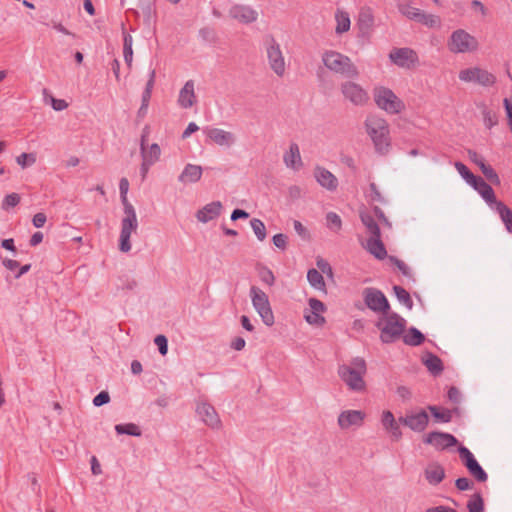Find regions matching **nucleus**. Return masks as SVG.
Wrapping results in <instances>:
<instances>
[{
    "mask_svg": "<svg viewBox=\"0 0 512 512\" xmlns=\"http://www.w3.org/2000/svg\"><path fill=\"white\" fill-rule=\"evenodd\" d=\"M364 124L376 152L382 155L386 154L390 148L389 125L387 121L376 115H371L366 118Z\"/></svg>",
    "mask_w": 512,
    "mask_h": 512,
    "instance_id": "nucleus-1",
    "label": "nucleus"
},
{
    "mask_svg": "<svg viewBox=\"0 0 512 512\" xmlns=\"http://www.w3.org/2000/svg\"><path fill=\"white\" fill-rule=\"evenodd\" d=\"M375 326L380 330V339L383 343H393L399 339L405 331L406 320L396 312H388L380 316Z\"/></svg>",
    "mask_w": 512,
    "mask_h": 512,
    "instance_id": "nucleus-2",
    "label": "nucleus"
},
{
    "mask_svg": "<svg viewBox=\"0 0 512 512\" xmlns=\"http://www.w3.org/2000/svg\"><path fill=\"white\" fill-rule=\"evenodd\" d=\"M323 64L330 71L345 78L355 79L359 76L358 68L351 59L337 51H325L322 55Z\"/></svg>",
    "mask_w": 512,
    "mask_h": 512,
    "instance_id": "nucleus-3",
    "label": "nucleus"
},
{
    "mask_svg": "<svg viewBox=\"0 0 512 512\" xmlns=\"http://www.w3.org/2000/svg\"><path fill=\"white\" fill-rule=\"evenodd\" d=\"M366 373V362L363 358L356 357L351 365H341L338 369L339 377L346 383L350 390L360 392L365 389L363 379Z\"/></svg>",
    "mask_w": 512,
    "mask_h": 512,
    "instance_id": "nucleus-4",
    "label": "nucleus"
},
{
    "mask_svg": "<svg viewBox=\"0 0 512 512\" xmlns=\"http://www.w3.org/2000/svg\"><path fill=\"white\" fill-rule=\"evenodd\" d=\"M376 105L389 114H398L404 108V102L389 88L376 87L373 91Z\"/></svg>",
    "mask_w": 512,
    "mask_h": 512,
    "instance_id": "nucleus-5",
    "label": "nucleus"
},
{
    "mask_svg": "<svg viewBox=\"0 0 512 512\" xmlns=\"http://www.w3.org/2000/svg\"><path fill=\"white\" fill-rule=\"evenodd\" d=\"M250 297L252 305L261 317L263 323L267 326H272L275 320L268 295L257 286H251Z\"/></svg>",
    "mask_w": 512,
    "mask_h": 512,
    "instance_id": "nucleus-6",
    "label": "nucleus"
},
{
    "mask_svg": "<svg viewBox=\"0 0 512 512\" xmlns=\"http://www.w3.org/2000/svg\"><path fill=\"white\" fill-rule=\"evenodd\" d=\"M365 305L373 312L381 316L391 311L390 303L385 294L374 287H367L362 292Z\"/></svg>",
    "mask_w": 512,
    "mask_h": 512,
    "instance_id": "nucleus-7",
    "label": "nucleus"
},
{
    "mask_svg": "<svg viewBox=\"0 0 512 512\" xmlns=\"http://www.w3.org/2000/svg\"><path fill=\"white\" fill-rule=\"evenodd\" d=\"M265 45L270 68L276 75L283 76L285 73V60L280 45L272 36L266 38Z\"/></svg>",
    "mask_w": 512,
    "mask_h": 512,
    "instance_id": "nucleus-8",
    "label": "nucleus"
},
{
    "mask_svg": "<svg viewBox=\"0 0 512 512\" xmlns=\"http://www.w3.org/2000/svg\"><path fill=\"white\" fill-rule=\"evenodd\" d=\"M478 47L476 38L462 29L454 31L450 37L449 48L455 53L474 51Z\"/></svg>",
    "mask_w": 512,
    "mask_h": 512,
    "instance_id": "nucleus-9",
    "label": "nucleus"
},
{
    "mask_svg": "<svg viewBox=\"0 0 512 512\" xmlns=\"http://www.w3.org/2000/svg\"><path fill=\"white\" fill-rule=\"evenodd\" d=\"M457 450L463 465L466 467L470 475L478 482H486L488 475L476 460L472 452L464 445H459Z\"/></svg>",
    "mask_w": 512,
    "mask_h": 512,
    "instance_id": "nucleus-10",
    "label": "nucleus"
},
{
    "mask_svg": "<svg viewBox=\"0 0 512 512\" xmlns=\"http://www.w3.org/2000/svg\"><path fill=\"white\" fill-rule=\"evenodd\" d=\"M459 79L464 82H473L481 86H492L496 82V77L479 67L463 69L459 72Z\"/></svg>",
    "mask_w": 512,
    "mask_h": 512,
    "instance_id": "nucleus-11",
    "label": "nucleus"
},
{
    "mask_svg": "<svg viewBox=\"0 0 512 512\" xmlns=\"http://www.w3.org/2000/svg\"><path fill=\"white\" fill-rule=\"evenodd\" d=\"M429 420V415L425 409H420L416 412L410 411L407 412L404 416L399 417V422L402 425L417 433H421L426 430L429 424Z\"/></svg>",
    "mask_w": 512,
    "mask_h": 512,
    "instance_id": "nucleus-12",
    "label": "nucleus"
},
{
    "mask_svg": "<svg viewBox=\"0 0 512 512\" xmlns=\"http://www.w3.org/2000/svg\"><path fill=\"white\" fill-rule=\"evenodd\" d=\"M389 59L395 65L405 69H412L419 63L417 53L411 48H394L389 53Z\"/></svg>",
    "mask_w": 512,
    "mask_h": 512,
    "instance_id": "nucleus-13",
    "label": "nucleus"
},
{
    "mask_svg": "<svg viewBox=\"0 0 512 512\" xmlns=\"http://www.w3.org/2000/svg\"><path fill=\"white\" fill-rule=\"evenodd\" d=\"M423 442L433 446L437 450H445L459 443L454 435L441 431L429 432L423 437Z\"/></svg>",
    "mask_w": 512,
    "mask_h": 512,
    "instance_id": "nucleus-14",
    "label": "nucleus"
},
{
    "mask_svg": "<svg viewBox=\"0 0 512 512\" xmlns=\"http://www.w3.org/2000/svg\"><path fill=\"white\" fill-rule=\"evenodd\" d=\"M341 92L345 99L357 106L364 105L368 99V93L357 83L347 81L341 84Z\"/></svg>",
    "mask_w": 512,
    "mask_h": 512,
    "instance_id": "nucleus-15",
    "label": "nucleus"
},
{
    "mask_svg": "<svg viewBox=\"0 0 512 512\" xmlns=\"http://www.w3.org/2000/svg\"><path fill=\"white\" fill-rule=\"evenodd\" d=\"M308 303L310 306V312L305 314V316H304L305 320L309 324L315 325V326H322L323 324H325L326 320L321 315V313L325 312V310H326L325 304L316 298H310Z\"/></svg>",
    "mask_w": 512,
    "mask_h": 512,
    "instance_id": "nucleus-16",
    "label": "nucleus"
},
{
    "mask_svg": "<svg viewBox=\"0 0 512 512\" xmlns=\"http://www.w3.org/2000/svg\"><path fill=\"white\" fill-rule=\"evenodd\" d=\"M204 133L206 136L219 146L230 147L236 141L235 135L232 132L225 131L219 128H205Z\"/></svg>",
    "mask_w": 512,
    "mask_h": 512,
    "instance_id": "nucleus-17",
    "label": "nucleus"
},
{
    "mask_svg": "<svg viewBox=\"0 0 512 512\" xmlns=\"http://www.w3.org/2000/svg\"><path fill=\"white\" fill-rule=\"evenodd\" d=\"M138 228V221L121 220V232L119 238V250L127 253L131 250L130 237Z\"/></svg>",
    "mask_w": 512,
    "mask_h": 512,
    "instance_id": "nucleus-18",
    "label": "nucleus"
},
{
    "mask_svg": "<svg viewBox=\"0 0 512 512\" xmlns=\"http://www.w3.org/2000/svg\"><path fill=\"white\" fill-rule=\"evenodd\" d=\"M196 412L201 417L202 421L211 428H218L221 425L219 416L215 408L208 403L198 404Z\"/></svg>",
    "mask_w": 512,
    "mask_h": 512,
    "instance_id": "nucleus-19",
    "label": "nucleus"
},
{
    "mask_svg": "<svg viewBox=\"0 0 512 512\" xmlns=\"http://www.w3.org/2000/svg\"><path fill=\"white\" fill-rule=\"evenodd\" d=\"M365 414L359 410H346L338 416V425L342 429H348L351 426H361L363 424Z\"/></svg>",
    "mask_w": 512,
    "mask_h": 512,
    "instance_id": "nucleus-20",
    "label": "nucleus"
},
{
    "mask_svg": "<svg viewBox=\"0 0 512 512\" xmlns=\"http://www.w3.org/2000/svg\"><path fill=\"white\" fill-rule=\"evenodd\" d=\"M470 186H472L491 207L498 201L493 188L482 177L477 176Z\"/></svg>",
    "mask_w": 512,
    "mask_h": 512,
    "instance_id": "nucleus-21",
    "label": "nucleus"
},
{
    "mask_svg": "<svg viewBox=\"0 0 512 512\" xmlns=\"http://www.w3.org/2000/svg\"><path fill=\"white\" fill-rule=\"evenodd\" d=\"M381 422L393 441H399L402 438V431L399 426L401 423L395 420L391 411L387 410L383 412Z\"/></svg>",
    "mask_w": 512,
    "mask_h": 512,
    "instance_id": "nucleus-22",
    "label": "nucleus"
},
{
    "mask_svg": "<svg viewBox=\"0 0 512 512\" xmlns=\"http://www.w3.org/2000/svg\"><path fill=\"white\" fill-rule=\"evenodd\" d=\"M222 203L220 201H213L209 204H206L202 209L198 210L196 213V218L199 222L207 223L215 218H217L222 211Z\"/></svg>",
    "mask_w": 512,
    "mask_h": 512,
    "instance_id": "nucleus-23",
    "label": "nucleus"
},
{
    "mask_svg": "<svg viewBox=\"0 0 512 512\" xmlns=\"http://www.w3.org/2000/svg\"><path fill=\"white\" fill-rule=\"evenodd\" d=\"M232 18L239 20L243 23H252L257 20L258 13L254 9L245 5H235L230 9Z\"/></svg>",
    "mask_w": 512,
    "mask_h": 512,
    "instance_id": "nucleus-24",
    "label": "nucleus"
},
{
    "mask_svg": "<svg viewBox=\"0 0 512 512\" xmlns=\"http://www.w3.org/2000/svg\"><path fill=\"white\" fill-rule=\"evenodd\" d=\"M314 176L317 182L329 191H334L338 187L337 178L327 169L317 166L315 168Z\"/></svg>",
    "mask_w": 512,
    "mask_h": 512,
    "instance_id": "nucleus-25",
    "label": "nucleus"
},
{
    "mask_svg": "<svg viewBox=\"0 0 512 512\" xmlns=\"http://www.w3.org/2000/svg\"><path fill=\"white\" fill-rule=\"evenodd\" d=\"M196 102V96L194 92V81L188 80L179 93L178 103L182 108H190Z\"/></svg>",
    "mask_w": 512,
    "mask_h": 512,
    "instance_id": "nucleus-26",
    "label": "nucleus"
},
{
    "mask_svg": "<svg viewBox=\"0 0 512 512\" xmlns=\"http://www.w3.org/2000/svg\"><path fill=\"white\" fill-rule=\"evenodd\" d=\"M203 169L200 165L187 164L178 177L181 183H196L201 179Z\"/></svg>",
    "mask_w": 512,
    "mask_h": 512,
    "instance_id": "nucleus-27",
    "label": "nucleus"
},
{
    "mask_svg": "<svg viewBox=\"0 0 512 512\" xmlns=\"http://www.w3.org/2000/svg\"><path fill=\"white\" fill-rule=\"evenodd\" d=\"M366 249L378 260H383L387 257V250L381 240V236L370 237L367 240Z\"/></svg>",
    "mask_w": 512,
    "mask_h": 512,
    "instance_id": "nucleus-28",
    "label": "nucleus"
},
{
    "mask_svg": "<svg viewBox=\"0 0 512 512\" xmlns=\"http://www.w3.org/2000/svg\"><path fill=\"white\" fill-rule=\"evenodd\" d=\"M426 480L431 485H438L445 478V470L439 463H431L424 471Z\"/></svg>",
    "mask_w": 512,
    "mask_h": 512,
    "instance_id": "nucleus-29",
    "label": "nucleus"
},
{
    "mask_svg": "<svg viewBox=\"0 0 512 512\" xmlns=\"http://www.w3.org/2000/svg\"><path fill=\"white\" fill-rule=\"evenodd\" d=\"M422 362L433 376L440 375L444 370L442 360L432 352H426L422 357Z\"/></svg>",
    "mask_w": 512,
    "mask_h": 512,
    "instance_id": "nucleus-30",
    "label": "nucleus"
},
{
    "mask_svg": "<svg viewBox=\"0 0 512 512\" xmlns=\"http://www.w3.org/2000/svg\"><path fill=\"white\" fill-rule=\"evenodd\" d=\"M283 160L287 167L296 170L302 166L299 146L296 143H291L289 147V153L284 155Z\"/></svg>",
    "mask_w": 512,
    "mask_h": 512,
    "instance_id": "nucleus-31",
    "label": "nucleus"
},
{
    "mask_svg": "<svg viewBox=\"0 0 512 512\" xmlns=\"http://www.w3.org/2000/svg\"><path fill=\"white\" fill-rule=\"evenodd\" d=\"M493 206L504 223L506 230L512 234V210L501 201H496Z\"/></svg>",
    "mask_w": 512,
    "mask_h": 512,
    "instance_id": "nucleus-32",
    "label": "nucleus"
},
{
    "mask_svg": "<svg viewBox=\"0 0 512 512\" xmlns=\"http://www.w3.org/2000/svg\"><path fill=\"white\" fill-rule=\"evenodd\" d=\"M359 217L362 224L366 227L368 233L371 235L370 237L381 236L380 227L374 220L373 215L365 211H360Z\"/></svg>",
    "mask_w": 512,
    "mask_h": 512,
    "instance_id": "nucleus-33",
    "label": "nucleus"
},
{
    "mask_svg": "<svg viewBox=\"0 0 512 512\" xmlns=\"http://www.w3.org/2000/svg\"><path fill=\"white\" fill-rule=\"evenodd\" d=\"M425 341L424 334L415 327H410L403 336V342L409 346H419Z\"/></svg>",
    "mask_w": 512,
    "mask_h": 512,
    "instance_id": "nucleus-34",
    "label": "nucleus"
},
{
    "mask_svg": "<svg viewBox=\"0 0 512 512\" xmlns=\"http://www.w3.org/2000/svg\"><path fill=\"white\" fill-rule=\"evenodd\" d=\"M427 409L436 422L449 423L452 420V411L449 409L441 408L436 405H428Z\"/></svg>",
    "mask_w": 512,
    "mask_h": 512,
    "instance_id": "nucleus-35",
    "label": "nucleus"
},
{
    "mask_svg": "<svg viewBox=\"0 0 512 512\" xmlns=\"http://www.w3.org/2000/svg\"><path fill=\"white\" fill-rule=\"evenodd\" d=\"M138 7L142 11L144 24L150 26L155 14L154 0H139Z\"/></svg>",
    "mask_w": 512,
    "mask_h": 512,
    "instance_id": "nucleus-36",
    "label": "nucleus"
},
{
    "mask_svg": "<svg viewBox=\"0 0 512 512\" xmlns=\"http://www.w3.org/2000/svg\"><path fill=\"white\" fill-rule=\"evenodd\" d=\"M307 280L309 284L318 290H325V281L322 274L315 268H311L307 272Z\"/></svg>",
    "mask_w": 512,
    "mask_h": 512,
    "instance_id": "nucleus-37",
    "label": "nucleus"
},
{
    "mask_svg": "<svg viewBox=\"0 0 512 512\" xmlns=\"http://www.w3.org/2000/svg\"><path fill=\"white\" fill-rule=\"evenodd\" d=\"M115 431L119 435L125 434L135 437H140L142 435L140 427L134 423L117 424L115 425Z\"/></svg>",
    "mask_w": 512,
    "mask_h": 512,
    "instance_id": "nucleus-38",
    "label": "nucleus"
},
{
    "mask_svg": "<svg viewBox=\"0 0 512 512\" xmlns=\"http://www.w3.org/2000/svg\"><path fill=\"white\" fill-rule=\"evenodd\" d=\"M132 41V36L126 32H123V55L125 63L128 67L132 66L133 61Z\"/></svg>",
    "mask_w": 512,
    "mask_h": 512,
    "instance_id": "nucleus-39",
    "label": "nucleus"
},
{
    "mask_svg": "<svg viewBox=\"0 0 512 512\" xmlns=\"http://www.w3.org/2000/svg\"><path fill=\"white\" fill-rule=\"evenodd\" d=\"M467 509L469 512H484L485 504L484 499L480 492L474 493L467 502Z\"/></svg>",
    "mask_w": 512,
    "mask_h": 512,
    "instance_id": "nucleus-40",
    "label": "nucleus"
},
{
    "mask_svg": "<svg viewBox=\"0 0 512 512\" xmlns=\"http://www.w3.org/2000/svg\"><path fill=\"white\" fill-rule=\"evenodd\" d=\"M256 270H257V273H258V276L260 278V280L269 285V286H272L274 285L275 283V276L272 272L271 269H269L267 266L261 264V263H257L256 264Z\"/></svg>",
    "mask_w": 512,
    "mask_h": 512,
    "instance_id": "nucleus-41",
    "label": "nucleus"
},
{
    "mask_svg": "<svg viewBox=\"0 0 512 512\" xmlns=\"http://www.w3.org/2000/svg\"><path fill=\"white\" fill-rule=\"evenodd\" d=\"M142 160L150 161L151 163H155L159 160L161 149L157 143H153L149 150H146V147L141 149Z\"/></svg>",
    "mask_w": 512,
    "mask_h": 512,
    "instance_id": "nucleus-42",
    "label": "nucleus"
},
{
    "mask_svg": "<svg viewBox=\"0 0 512 512\" xmlns=\"http://www.w3.org/2000/svg\"><path fill=\"white\" fill-rule=\"evenodd\" d=\"M336 21H337V26H336L335 32L337 34H342L344 32H347L350 29L351 22H350L348 13L340 12V11L337 12L336 13Z\"/></svg>",
    "mask_w": 512,
    "mask_h": 512,
    "instance_id": "nucleus-43",
    "label": "nucleus"
},
{
    "mask_svg": "<svg viewBox=\"0 0 512 512\" xmlns=\"http://www.w3.org/2000/svg\"><path fill=\"white\" fill-rule=\"evenodd\" d=\"M393 291L399 302L404 304L408 309H412L413 301L411 296L402 286L394 285Z\"/></svg>",
    "mask_w": 512,
    "mask_h": 512,
    "instance_id": "nucleus-44",
    "label": "nucleus"
},
{
    "mask_svg": "<svg viewBox=\"0 0 512 512\" xmlns=\"http://www.w3.org/2000/svg\"><path fill=\"white\" fill-rule=\"evenodd\" d=\"M401 12L403 15H405L407 18L414 20V21H424L425 19V12L421 11L418 8L412 7V6H403L401 8Z\"/></svg>",
    "mask_w": 512,
    "mask_h": 512,
    "instance_id": "nucleus-45",
    "label": "nucleus"
},
{
    "mask_svg": "<svg viewBox=\"0 0 512 512\" xmlns=\"http://www.w3.org/2000/svg\"><path fill=\"white\" fill-rule=\"evenodd\" d=\"M480 164H481L480 170L483 173V175L485 176V178L491 184L500 185V178H499L498 174L496 173V171L492 168V166H490L489 164H486V163H480Z\"/></svg>",
    "mask_w": 512,
    "mask_h": 512,
    "instance_id": "nucleus-46",
    "label": "nucleus"
},
{
    "mask_svg": "<svg viewBox=\"0 0 512 512\" xmlns=\"http://www.w3.org/2000/svg\"><path fill=\"white\" fill-rule=\"evenodd\" d=\"M456 170L458 171V173L462 176V178L470 185L474 180L475 178L477 177L476 175H474L470 170L469 168L463 164L462 162L460 161H457L455 162L454 164Z\"/></svg>",
    "mask_w": 512,
    "mask_h": 512,
    "instance_id": "nucleus-47",
    "label": "nucleus"
},
{
    "mask_svg": "<svg viewBox=\"0 0 512 512\" xmlns=\"http://www.w3.org/2000/svg\"><path fill=\"white\" fill-rule=\"evenodd\" d=\"M251 227L259 241H263L266 238V227L263 221L257 218H253L250 221Z\"/></svg>",
    "mask_w": 512,
    "mask_h": 512,
    "instance_id": "nucleus-48",
    "label": "nucleus"
},
{
    "mask_svg": "<svg viewBox=\"0 0 512 512\" xmlns=\"http://www.w3.org/2000/svg\"><path fill=\"white\" fill-rule=\"evenodd\" d=\"M199 36L201 39L208 43H216L217 33L214 28L206 26L199 30Z\"/></svg>",
    "mask_w": 512,
    "mask_h": 512,
    "instance_id": "nucleus-49",
    "label": "nucleus"
},
{
    "mask_svg": "<svg viewBox=\"0 0 512 512\" xmlns=\"http://www.w3.org/2000/svg\"><path fill=\"white\" fill-rule=\"evenodd\" d=\"M20 195L17 193L7 194L2 201V209L8 210L9 208L15 207L20 203Z\"/></svg>",
    "mask_w": 512,
    "mask_h": 512,
    "instance_id": "nucleus-50",
    "label": "nucleus"
},
{
    "mask_svg": "<svg viewBox=\"0 0 512 512\" xmlns=\"http://www.w3.org/2000/svg\"><path fill=\"white\" fill-rule=\"evenodd\" d=\"M16 162L22 168H26L36 162V157L32 153H22L16 158Z\"/></svg>",
    "mask_w": 512,
    "mask_h": 512,
    "instance_id": "nucleus-51",
    "label": "nucleus"
},
{
    "mask_svg": "<svg viewBox=\"0 0 512 512\" xmlns=\"http://www.w3.org/2000/svg\"><path fill=\"white\" fill-rule=\"evenodd\" d=\"M326 220H327L328 226L331 229H334L336 231L341 229L342 221H341V218H340V216L338 214H336L334 212H329L326 215Z\"/></svg>",
    "mask_w": 512,
    "mask_h": 512,
    "instance_id": "nucleus-52",
    "label": "nucleus"
},
{
    "mask_svg": "<svg viewBox=\"0 0 512 512\" xmlns=\"http://www.w3.org/2000/svg\"><path fill=\"white\" fill-rule=\"evenodd\" d=\"M154 343L157 345L159 353L162 356H165L168 353V339L165 335H157L154 338Z\"/></svg>",
    "mask_w": 512,
    "mask_h": 512,
    "instance_id": "nucleus-53",
    "label": "nucleus"
},
{
    "mask_svg": "<svg viewBox=\"0 0 512 512\" xmlns=\"http://www.w3.org/2000/svg\"><path fill=\"white\" fill-rule=\"evenodd\" d=\"M272 241L273 244L281 250H285L287 248L288 237L283 233L275 234Z\"/></svg>",
    "mask_w": 512,
    "mask_h": 512,
    "instance_id": "nucleus-54",
    "label": "nucleus"
},
{
    "mask_svg": "<svg viewBox=\"0 0 512 512\" xmlns=\"http://www.w3.org/2000/svg\"><path fill=\"white\" fill-rule=\"evenodd\" d=\"M109 402H110V395L107 391H101L93 398V404L96 407L103 406Z\"/></svg>",
    "mask_w": 512,
    "mask_h": 512,
    "instance_id": "nucleus-55",
    "label": "nucleus"
},
{
    "mask_svg": "<svg viewBox=\"0 0 512 512\" xmlns=\"http://www.w3.org/2000/svg\"><path fill=\"white\" fill-rule=\"evenodd\" d=\"M455 486L459 491H466L472 488L473 482L467 477L456 479Z\"/></svg>",
    "mask_w": 512,
    "mask_h": 512,
    "instance_id": "nucleus-56",
    "label": "nucleus"
},
{
    "mask_svg": "<svg viewBox=\"0 0 512 512\" xmlns=\"http://www.w3.org/2000/svg\"><path fill=\"white\" fill-rule=\"evenodd\" d=\"M293 226H294V230L296 231V233L303 240H308L310 238V234H309L308 230L306 229L305 226H303V224L300 221L294 220Z\"/></svg>",
    "mask_w": 512,
    "mask_h": 512,
    "instance_id": "nucleus-57",
    "label": "nucleus"
},
{
    "mask_svg": "<svg viewBox=\"0 0 512 512\" xmlns=\"http://www.w3.org/2000/svg\"><path fill=\"white\" fill-rule=\"evenodd\" d=\"M373 213L374 215L378 218V220L385 226L387 227H391V222L389 221V219L386 217L385 213L383 212V210L378 207V206H374L373 207Z\"/></svg>",
    "mask_w": 512,
    "mask_h": 512,
    "instance_id": "nucleus-58",
    "label": "nucleus"
},
{
    "mask_svg": "<svg viewBox=\"0 0 512 512\" xmlns=\"http://www.w3.org/2000/svg\"><path fill=\"white\" fill-rule=\"evenodd\" d=\"M448 399L454 404H459L461 401V393L455 386H451L447 393Z\"/></svg>",
    "mask_w": 512,
    "mask_h": 512,
    "instance_id": "nucleus-59",
    "label": "nucleus"
},
{
    "mask_svg": "<svg viewBox=\"0 0 512 512\" xmlns=\"http://www.w3.org/2000/svg\"><path fill=\"white\" fill-rule=\"evenodd\" d=\"M317 267L321 270L322 273L328 275V276H332L333 275V271H332V267L331 265L324 259L322 258H319L317 259Z\"/></svg>",
    "mask_w": 512,
    "mask_h": 512,
    "instance_id": "nucleus-60",
    "label": "nucleus"
},
{
    "mask_svg": "<svg viewBox=\"0 0 512 512\" xmlns=\"http://www.w3.org/2000/svg\"><path fill=\"white\" fill-rule=\"evenodd\" d=\"M484 123L487 128H492L497 124V117L491 111H484Z\"/></svg>",
    "mask_w": 512,
    "mask_h": 512,
    "instance_id": "nucleus-61",
    "label": "nucleus"
},
{
    "mask_svg": "<svg viewBox=\"0 0 512 512\" xmlns=\"http://www.w3.org/2000/svg\"><path fill=\"white\" fill-rule=\"evenodd\" d=\"M50 99H51L52 108L55 111H62L68 107V103L63 99H56L52 96L50 97Z\"/></svg>",
    "mask_w": 512,
    "mask_h": 512,
    "instance_id": "nucleus-62",
    "label": "nucleus"
},
{
    "mask_svg": "<svg viewBox=\"0 0 512 512\" xmlns=\"http://www.w3.org/2000/svg\"><path fill=\"white\" fill-rule=\"evenodd\" d=\"M46 220V215L42 212H39L33 216L32 223L36 228H41L46 223Z\"/></svg>",
    "mask_w": 512,
    "mask_h": 512,
    "instance_id": "nucleus-63",
    "label": "nucleus"
},
{
    "mask_svg": "<svg viewBox=\"0 0 512 512\" xmlns=\"http://www.w3.org/2000/svg\"><path fill=\"white\" fill-rule=\"evenodd\" d=\"M425 512H457V511L448 506L439 505V506H435V507H430V508L426 509Z\"/></svg>",
    "mask_w": 512,
    "mask_h": 512,
    "instance_id": "nucleus-64",
    "label": "nucleus"
}]
</instances>
